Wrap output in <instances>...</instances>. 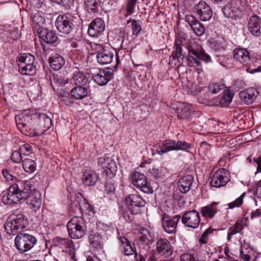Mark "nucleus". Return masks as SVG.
Returning a JSON list of instances; mask_svg holds the SVG:
<instances>
[{
  "mask_svg": "<svg viewBox=\"0 0 261 261\" xmlns=\"http://www.w3.org/2000/svg\"><path fill=\"white\" fill-rule=\"evenodd\" d=\"M192 20V23H190V27L193 30L194 33L199 32L200 33H204L205 29L204 26L198 20L194 19L193 17H191Z\"/></svg>",
  "mask_w": 261,
  "mask_h": 261,
  "instance_id": "a18cd8bd",
  "label": "nucleus"
},
{
  "mask_svg": "<svg viewBox=\"0 0 261 261\" xmlns=\"http://www.w3.org/2000/svg\"><path fill=\"white\" fill-rule=\"evenodd\" d=\"M229 180L228 173L224 168L217 170L211 177V185L215 188L225 186Z\"/></svg>",
  "mask_w": 261,
  "mask_h": 261,
  "instance_id": "ddd939ff",
  "label": "nucleus"
},
{
  "mask_svg": "<svg viewBox=\"0 0 261 261\" xmlns=\"http://www.w3.org/2000/svg\"><path fill=\"white\" fill-rule=\"evenodd\" d=\"M35 57L31 54L24 53L20 54L18 57L17 61L18 64H24V65H34Z\"/></svg>",
  "mask_w": 261,
  "mask_h": 261,
  "instance_id": "ea45409f",
  "label": "nucleus"
},
{
  "mask_svg": "<svg viewBox=\"0 0 261 261\" xmlns=\"http://www.w3.org/2000/svg\"><path fill=\"white\" fill-rule=\"evenodd\" d=\"M83 184L87 186H94L98 180V176L91 171H86L82 176Z\"/></svg>",
  "mask_w": 261,
  "mask_h": 261,
  "instance_id": "cd10ccee",
  "label": "nucleus"
},
{
  "mask_svg": "<svg viewBox=\"0 0 261 261\" xmlns=\"http://www.w3.org/2000/svg\"><path fill=\"white\" fill-rule=\"evenodd\" d=\"M261 216V210L260 209H257L255 211L252 212L251 215V218L253 219L254 218H257Z\"/></svg>",
  "mask_w": 261,
  "mask_h": 261,
  "instance_id": "774afa93",
  "label": "nucleus"
},
{
  "mask_svg": "<svg viewBox=\"0 0 261 261\" xmlns=\"http://www.w3.org/2000/svg\"><path fill=\"white\" fill-rule=\"evenodd\" d=\"M113 74L109 69L100 70L93 76L94 81L100 86L106 85L112 78Z\"/></svg>",
  "mask_w": 261,
  "mask_h": 261,
  "instance_id": "5701e85b",
  "label": "nucleus"
},
{
  "mask_svg": "<svg viewBox=\"0 0 261 261\" xmlns=\"http://www.w3.org/2000/svg\"><path fill=\"white\" fill-rule=\"evenodd\" d=\"M173 150H175V141L171 139L163 141L161 145H159L156 149L157 153L160 155H163Z\"/></svg>",
  "mask_w": 261,
  "mask_h": 261,
  "instance_id": "b1692460",
  "label": "nucleus"
},
{
  "mask_svg": "<svg viewBox=\"0 0 261 261\" xmlns=\"http://www.w3.org/2000/svg\"><path fill=\"white\" fill-rule=\"evenodd\" d=\"M225 88L224 85L221 83H215L210 85L208 89L213 94H217Z\"/></svg>",
  "mask_w": 261,
  "mask_h": 261,
  "instance_id": "8fccbe9b",
  "label": "nucleus"
},
{
  "mask_svg": "<svg viewBox=\"0 0 261 261\" xmlns=\"http://www.w3.org/2000/svg\"><path fill=\"white\" fill-rule=\"evenodd\" d=\"M127 24L128 27H132L133 33H140L141 30V22L140 21L128 20Z\"/></svg>",
  "mask_w": 261,
  "mask_h": 261,
  "instance_id": "49530a36",
  "label": "nucleus"
},
{
  "mask_svg": "<svg viewBox=\"0 0 261 261\" xmlns=\"http://www.w3.org/2000/svg\"><path fill=\"white\" fill-rule=\"evenodd\" d=\"M49 63L50 67L55 70L60 69L65 64L63 58L58 55L55 54L50 57Z\"/></svg>",
  "mask_w": 261,
  "mask_h": 261,
  "instance_id": "72a5a7b5",
  "label": "nucleus"
},
{
  "mask_svg": "<svg viewBox=\"0 0 261 261\" xmlns=\"http://www.w3.org/2000/svg\"><path fill=\"white\" fill-rule=\"evenodd\" d=\"M256 196L261 198V179L256 184Z\"/></svg>",
  "mask_w": 261,
  "mask_h": 261,
  "instance_id": "69168bd1",
  "label": "nucleus"
},
{
  "mask_svg": "<svg viewBox=\"0 0 261 261\" xmlns=\"http://www.w3.org/2000/svg\"><path fill=\"white\" fill-rule=\"evenodd\" d=\"M87 77L82 73L77 72L74 73L73 76L70 79V83L72 86H84L88 82Z\"/></svg>",
  "mask_w": 261,
  "mask_h": 261,
  "instance_id": "c9c22d12",
  "label": "nucleus"
},
{
  "mask_svg": "<svg viewBox=\"0 0 261 261\" xmlns=\"http://www.w3.org/2000/svg\"><path fill=\"white\" fill-rule=\"evenodd\" d=\"M88 95V91L83 86H72L70 93L60 94V100L67 106H72L74 100L83 99Z\"/></svg>",
  "mask_w": 261,
  "mask_h": 261,
  "instance_id": "20e7f679",
  "label": "nucleus"
},
{
  "mask_svg": "<svg viewBox=\"0 0 261 261\" xmlns=\"http://www.w3.org/2000/svg\"><path fill=\"white\" fill-rule=\"evenodd\" d=\"M233 96L232 91L228 89L225 90L223 96L220 99V104L222 107L228 105L231 102Z\"/></svg>",
  "mask_w": 261,
  "mask_h": 261,
  "instance_id": "a19ab883",
  "label": "nucleus"
},
{
  "mask_svg": "<svg viewBox=\"0 0 261 261\" xmlns=\"http://www.w3.org/2000/svg\"><path fill=\"white\" fill-rule=\"evenodd\" d=\"M118 240L119 248L122 254L127 256L135 254L137 252L135 245H133L126 238L120 237L118 238Z\"/></svg>",
  "mask_w": 261,
  "mask_h": 261,
  "instance_id": "aec40b11",
  "label": "nucleus"
},
{
  "mask_svg": "<svg viewBox=\"0 0 261 261\" xmlns=\"http://www.w3.org/2000/svg\"><path fill=\"white\" fill-rule=\"evenodd\" d=\"M22 153L19 150H14L12 152L11 159L12 161L16 163H19L22 162Z\"/></svg>",
  "mask_w": 261,
  "mask_h": 261,
  "instance_id": "603ef678",
  "label": "nucleus"
},
{
  "mask_svg": "<svg viewBox=\"0 0 261 261\" xmlns=\"http://www.w3.org/2000/svg\"><path fill=\"white\" fill-rule=\"evenodd\" d=\"M33 28L34 33H42L44 32V28L42 25L44 23V19L38 14H36L32 17Z\"/></svg>",
  "mask_w": 261,
  "mask_h": 261,
  "instance_id": "f704fd0d",
  "label": "nucleus"
},
{
  "mask_svg": "<svg viewBox=\"0 0 261 261\" xmlns=\"http://www.w3.org/2000/svg\"><path fill=\"white\" fill-rule=\"evenodd\" d=\"M37 240L33 236L27 233L19 232L14 240L15 246L20 253H25L36 244Z\"/></svg>",
  "mask_w": 261,
  "mask_h": 261,
  "instance_id": "39448f33",
  "label": "nucleus"
},
{
  "mask_svg": "<svg viewBox=\"0 0 261 261\" xmlns=\"http://www.w3.org/2000/svg\"><path fill=\"white\" fill-rule=\"evenodd\" d=\"M179 42L176 43V48L175 49L174 56H173V59L175 58L177 60L178 62H180V60H182V49L181 47L179 46Z\"/></svg>",
  "mask_w": 261,
  "mask_h": 261,
  "instance_id": "13d9d810",
  "label": "nucleus"
},
{
  "mask_svg": "<svg viewBox=\"0 0 261 261\" xmlns=\"http://www.w3.org/2000/svg\"><path fill=\"white\" fill-rule=\"evenodd\" d=\"M176 112L179 119L190 120L194 115V109L192 105L185 102L176 103Z\"/></svg>",
  "mask_w": 261,
  "mask_h": 261,
  "instance_id": "4468645a",
  "label": "nucleus"
},
{
  "mask_svg": "<svg viewBox=\"0 0 261 261\" xmlns=\"http://www.w3.org/2000/svg\"><path fill=\"white\" fill-rule=\"evenodd\" d=\"M157 252L162 256L169 257L172 254L173 248L170 243L166 239H160L156 243Z\"/></svg>",
  "mask_w": 261,
  "mask_h": 261,
  "instance_id": "6ab92c4d",
  "label": "nucleus"
},
{
  "mask_svg": "<svg viewBox=\"0 0 261 261\" xmlns=\"http://www.w3.org/2000/svg\"><path fill=\"white\" fill-rule=\"evenodd\" d=\"M37 120H44L49 128L51 125V119L46 114L40 113L35 110H26L15 117L18 128L26 136L33 135V125Z\"/></svg>",
  "mask_w": 261,
  "mask_h": 261,
  "instance_id": "f257e3e1",
  "label": "nucleus"
},
{
  "mask_svg": "<svg viewBox=\"0 0 261 261\" xmlns=\"http://www.w3.org/2000/svg\"><path fill=\"white\" fill-rule=\"evenodd\" d=\"M41 196L38 190H33L26 198L27 203L33 212L39 210L41 206Z\"/></svg>",
  "mask_w": 261,
  "mask_h": 261,
  "instance_id": "f3484780",
  "label": "nucleus"
},
{
  "mask_svg": "<svg viewBox=\"0 0 261 261\" xmlns=\"http://www.w3.org/2000/svg\"><path fill=\"white\" fill-rule=\"evenodd\" d=\"M240 253L241 257L245 261H252L255 256L253 250L247 244L241 246Z\"/></svg>",
  "mask_w": 261,
  "mask_h": 261,
  "instance_id": "473e14b6",
  "label": "nucleus"
},
{
  "mask_svg": "<svg viewBox=\"0 0 261 261\" xmlns=\"http://www.w3.org/2000/svg\"><path fill=\"white\" fill-rule=\"evenodd\" d=\"M180 261H198L196 257L191 254H184L180 256Z\"/></svg>",
  "mask_w": 261,
  "mask_h": 261,
  "instance_id": "052dcab7",
  "label": "nucleus"
},
{
  "mask_svg": "<svg viewBox=\"0 0 261 261\" xmlns=\"http://www.w3.org/2000/svg\"><path fill=\"white\" fill-rule=\"evenodd\" d=\"M105 29L104 21L100 18H95L89 25L88 33L90 30H92L96 33H102Z\"/></svg>",
  "mask_w": 261,
  "mask_h": 261,
  "instance_id": "4c0bfd02",
  "label": "nucleus"
},
{
  "mask_svg": "<svg viewBox=\"0 0 261 261\" xmlns=\"http://www.w3.org/2000/svg\"><path fill=\"white\" fill-rule=\"evenodd\" d=\"M222 11L224 15L226 17L231 18L232 20L230 21V25L229 26L228 29L230 32H235L236 28L238 25H240V23L237 22L236 23L232 22V20H237L241 15V10L238 7L233 6V3L228 4L226 5L222 9Z\"/></svg>",
  "mask_w": 261,
  "mask_h": 261,
  "instance_id": "6e6552de",
  "label": "nucleus"
},
{
  "mask_svg": "<svg viewBox=\"0 0 261 261\" xmlns=\"http://www.w3.org/2000/svg\"><path fill=\"white\" fill-rule=\"evenodd\" d=\"M256 90L254 88H248L245 91H241L239 93L240 97L247 105L252 103L256 97Z\"/></svg>",
  "mask_w": 261,
  "mask_h": 261,
  "instance_id": "c85d7f7f",
  "label": "nucleus"
},
{
  "mask_svg": "<svg viewBox=\"0 0 261 261\" xmlns=\"http://www.w3.org/2000/svg\"><path fill=\"white\" fill-rule=\"evenodd\" d=\"M2 174L6 182L11 185L15 184L17 178L12 174L10 170L8 169H4L2 171Z\"/></svg>",
  "mask_w": 261,
  "mask_h": 261,
  "instance_id": "c03bdc74",
  "label": "nucleus"
},
{
  "mask_svg": "<svg viewBox=\"0 0 261 261\" xmlns=\"http://www.w3.org/2000/svg\"><path fill=\"white\" fill-rule=\"evenodd\" d=\"M138 0H127L126 12L125 17H127L135 12V8Z\"/></svg>",
  "mask_w": 261,
  "mask_h": 261,
  "instance_id": "de8ad7c7",
  "label": "nucleus"
},
{
  "mask_svg": "<svg viewBox=\"0 0 261 261\" xmlns=\"http://www.w3.org/2000/svg\"><path fill=\"white\" fill-rule=\"evenodd\" d=\"M131 184L141 192L146 194H152L153 190L148 181L145 175L139 171H134L129 177Z\"/></svg>",
  "mask_w": 261,
  "mask_h": 261,
  "instance_id": "0eeeda50",
  "label": "nucleus"
},
{
  "mask_svg": "<svg viewBox=\"0 0 261 261\" xmlns=\"http://www.w3.org/2000/svg\"><path fill=\"white\" fill-rule=\"evenodd\" d=\"M22 199L21 191L17 184L11 185L9 189L3 193L2 201L6 204L18 203Z\"/></svg>",
  "mask_w": 261,
  "mask_h": 261,
  "instance_id": "9d476101",
  "label": "nucleus"
},
{
  "mask_svg": "<svg viewBox=\"0 0 261 261\" xmlns=\"http://www.w3.org/2000/svg\"><path fill=\"white\" fill-rule=\"evenodd\" d=\"M180 218V217L178 215L170 217L167 214H164L162 218V226L164 230L168 233H175Z\"/></svg>",
  "mask_w": 261,
  "mask_h": 261,
  "instance_id": "2eb2a0df",
  "label": "nucleus"
},
{
  "mask_svg": "<svg viewBox=\"0 0 261 261\" xmlns=\"http://www.w3.org/2000/svg\"><path fill=\"white\" fill-rule=\"evenodd\" d=\"M260 27L261 19L256 15L252 16L248 22V30L250 33H259Z\"/></svg>",
  "mask_w": 261,
  "mask_h": 261,
  "instance_id": "2f4dec72",
  "label": "nucleus"
},
{
  "mask_svg": "<svg viewBox=\"0 0 261 261\" xmlns=\"http://www.w3.org/2000/svg\"><path fill=\"white\" fill-rule=\"evenodd\" d=\"M191 148V144L186 141H175V150L186 151L187 149H190Z\"/></svg>",
  "mask_w": 261,
  "mask_h": 261,
  "instance_id": "3c124183",
  "label": "nucleus"
},
{
  "mask_svg": "<svg viewBox=\"0 0 261 261\" xmlns=\"http://www.w3.org/2000/svg\"><path fill=\"white\" fill-rule=\"evenodd\" d=\"M79 208L82 212L86 211L89 208V205L85 200H84L83 202L79 203Z\"/></svg>",
  "mask_w": 261,
  "mask_h": 261,
  "instance_id": "0e129e2a",
  "label": "nucleus"
},
{
  "mask_svg": "<svg viewBox=\"0 0 261 261\" xmlns=\"http://www.w3.org/2000/svg\"><path fill=\"white\" fill-rule=\"evenodd\" d=\"M28 219L21 214H12L9 216L4 224L5 229L10 235L15 234L19 229H23L28 225Z\"/></svg>",
  "mask_w": 261,
  "mask_h": 261,
  "instance_id": "7ed1b4c3",
  "label": "nucleus"
},
{
  "mask_svg": "<svg viewBox=\"0 0 261 261\" xmlns=\"http://www.w3.org/2000/svg\"><path fill=\"white\" fill-rule=\"evenodd\" d=\"M254 161L257 165V171L256 173L261 172V156L258 159H254Z\"/></svg>",
  "mask_w": 261,
  "mask_h": 261,
  "instance_id": "338daca9",
  "label": "nucleus"
},
{
  "mask_svg": "<svg viewBox=\"0 0 261 261\" xmlns=\"http://www.w3.org/2000/svg\"><path fill=\"white\" fill-rule=\"evenodd\" d=\"M187 34H177L176 36V43L179 42V44L186 45L189 51L187 57L188 64L190 67H195V64L200 65L201 61L197 58V56L202 50L201 46L196 41L190 38L188 39Z\"/></svg>",
  "mask_w": 261,
  "mask_h": 261,
  "instance_id": "f03ea898",
  "label": "nucleus"
},
{
  "mask_svg": "<svg viewBox=\"0 0 261 261\" xmlns=\"http://www.w3.org/2000/svg\"><path fill=\"white\" fill-rule=\"evenodd\" d=\"M56 27L61 33H70L72 31V24L68 17L64 15H60L56 20Z\"/></svg>",
  "mask_w": 261,
  "mask_h": 261,
  "instance_id": "4be33fe9",
  "label": "nucleus"
},
{
  "mask_svg": "<svg viewBox=\"0 0 261 261\" xmlns=\"http://www.w3.org/2000/svg\"><path fill=\"white\" fill-rule=\"evenodd\" d=\"M153 238L152 233L146 228H142L140 230V240L145 244H149Z\"/></svg>",
  "mask_w": 261,
  "mask_h": 261,
  "instance_id": "79ce46f5",
  "label": "nucleus"
},
{
  "mask_svg": "<svg viewBox=\"0 0 261 261\" xmlns=\"http://www.w3.org/2000/svg\"><path fill=\"white\" fill-rule=\"evenodd\" d=\"M233 57L243 64H246L250 60L248 51L243 48L235 49L233 50Z\"/></svg>",
  "mask_w": 261,
  "mask_h": 261,
  "instance_id": "c756f323",
  "label": "nucleus"
},
{
  "mask_svg": "<svg viewBox=\"0 0 261 261\" xmlns=\"http://www.w3.org/2000/svg\"><path fill=\"white\" fill-rule=\"evenodd\" d=\"M114 58L113 52L108 50H103L101 52L97 53L96 58L99 64L106 65L111 63Z\"/></svg>",
  "mask_w": 261,
  "mask_h": 261,
  "instance_id": "a878e982",
  "label": "nucleus"
},
{
  "mask_svg": "<svg viewBox=\"0 0 261 261\" xmlns=\"http://www.w3.org/2000/svg\"><path fill=\"white\" fill-rule=\"evenodd\" d=\"M197 58L200 61V60H202L205 62H208L211 61V57L209 55L205 54L202 50L198 54V56H197Z\"/></svg>",
  "mask_w": 261,
  "mask_h": 261,
  "instance_id": "680f3d73",
  "label": "nucleus"
},
{
  "mask_svg": "<svg viewBox=\"0 0 261 261\" xmlns=\"http://www.w3.org/2000/svg\"><path fill=\"white\" fill-rule=\"evenodd\" d=\"M53 244L63 252H69L70 254H74V245L71 240L67 238L56 237L53 239Z\"/></svg>",
  "mask_w": 261,
  "mask_h": 261,
  "instance_id": "dca6fc26",
  "label": "nucleus"
},
{
  "mask_svg": "<svg viewBox=\"0 0 261 261\" xmlns=\"http://www.w3.org/2000/svg\"><path fill=\"white\" fill-rule=\"evenodd\" d=\"M210 42L211 47L215 50H219L223 47V44L222 43H219L218 40L215 41L213 39L210 40Z\"/></svg>",
  "mask_w": 261,
  "mask_h": 261,
  "instance_id": "e2e57ef3",
  "label": "nucleus"
},
{
  "mask_svg": "<svg viewBox=\"0 0 261 261\" xmlns=\"http://www.w3.org/2000/svg\"><path fill=\"white\" fill-rule=\"evenodd\" d=\"M125 204L133 215L141 213V208L145 205V201L137 194H129L125 198Z\"/></svg>",
  "mask_w": 261,
  "mask_h": 261,
  "instance_id": "1a4fd4ad",
  "label": "nucleus"
},
{
  "mask_svg": "<svg viewBox=\"0 0 261 261\" xmlns=\"http://www.w3.org/2000/svg\"><path fill=\"white\" fill-rule=\"evenodd\" d=\"M18 70L22 74L33 75L36 73V68L34 65L18 64Z\"/></svg>",
  "mask_w": 261,
  "mask_h": 261,
  "instance_id": "58836bf2",
  "label": "nucleus"
},
{
  "mask_svg": "<svg viewBox=\"0 0 261 261\" xmlns=\"http://www.w3.org/2000/svg\"><path fill=\"white\" fill-rule=\"evenodd\" d=\"M194 12L201 21H208L212 16L211 8L206 2L200 1L194 7Z\"/></svg>",
  "mask_w": 261,
  "mask_h": 261,
  "instance_id": "9b49d317",
  "label": "nucleus"
},
{
  "mask_svg": "<svg viewBox=\"0 0 261 261\" xmlns=\"http://www.w3.org/2000/svg\"><path fill=\"white\" fill-rule=\"evenodd\" d=\"M218 203L213 202L210 204L202 207L201 208V213L203 217L205 218H212L218 212Z\"/></svg>",
  "mask_w": 261,
  "mask_h": 261,
  "instance_id": "7c9ffc66",
  "label": "nucleus"
},
{
  "mask_svg": "<svg viewBox=\"0 0 261 261\" xmlns=\"http://www.w3.org/2000/svg\"><path fill=\"white\" fill-rule=\"evenodd\" d=\"M243 229V226L241 222L237 221L236 223L228 229L231 231L234 234L239 233Z\"/></svg>",
  "mask_w": 261,
  "mask_h": 261,
  "instance_id": "4d7b16f0",
  "label": "nucleus"
},
{
  "mask_svg": "<svg viewBox=\"0 0 261 261\" xmlns=\"http://www.w3.org/2000/svg\"><path fill=\"white\" fill-rule=\"evenodd\" d=\"M246 70L248 73L251 74L260 72H261V65L257 66L255 63H252L247 67Z\"/></svg>",
  "mask_w": 261,
  "mask_h": 261,
  "instance_id": "5fc2aeb1",
  "label": "nucleus"
},
{
  "mask_svg": "<svg viewBox=\"0 0 261 261\" xmlns=\"http://www.w3.org/2000/svg\"><path fill=\"white\" fill-rule=\"evenodd\" d=\"M22 165L24 171L28 173H34L37 168L36 161L30 158H26L22 162Z\"/></svg>",
  "mask_w": 261,
  "mask_h": 261,
  "instance_id": "e433bc0d",
  "label": "nucleus"
},
{
  "mask_svg": "<svg viewBox=\"0 0 261 261\" xmlns=\"http://www.w3.org/2000/svg\"><path fill=\"white\" fill-rule=\"evenodd\" d=\"M20 184H23V192L27 193L28 195H29V193L33 192V190H36L30 181H23V182H21Z\"/></svg>",
  "mask_w": 261,
  "mask_h": 261,
  "instance_id": "864d4df0",
  "label": "nucleus"
},
{
  "mask_svg": "<svg viewBox=\"0 0 261 261\" xmlns=\"http://www.w3.org/2000/svg\"><path fill=\"white\" fill-rule=\"evenodd\" d=\"M89 242L90 245L95 248H102L103 245V239L98 232L92 231L89 232Z\"/></svg>",
  "mask_w": 261,
  "mask_h": 261,
  "instance_id": "bb28decb",
  "label": "nucleus"
},
{
  "mask_svg": "<svg viewBox=\"0 0 261 261\" xmlns=\"http://www.w3.org/2000/svg\"><path fill=\"white\" fill-rule=\"evenodd\" d=\"M98 164L103 167L105 172L107 174L110 175V177L115 175L117 168L115 163L111 158L101 157L98 159Z\"/></svg>",
  "mask_w": 261,
  "mask_h": 261,
  "instance_id": "a211bd4d",
  "label": "nucleus"
},
{
  "mask_svg": "<svg viewBox=\"0 0 261 261\" xmlns=\"http://www.w3.org/2000/svg\"><path fill=\"white\" fill-rule=\"evenodd\" d=\"M19 150L23 154L29 155L32 152L33 148L31 145L25 143L20 146Z\"/></svg>",
  "mask_w": 261,
  "mask_h": 261,
  "instance_id": "6e6d98bb",
  "label": "nucleus"
},
{
  "mask_svg": "<svg viewBox=\"0 0 261 261\" xmlns=\"http://www.w3.org/2000/svg\"><path fill=\"white\" fill-rule=\"evenodd\" d=\"M84 9L90 17H94L99 13L100 0H84Z\"/></svg>",
  "mask_w": 261,
  "mask_h": 261,
  "instance_id": "412c9836",
  "label": "nucleus"
},
{
  "mask_svg": "<svg viewBox=\"0 0 261 261\" xmlns=\"http://www.w3.org/2000/svg\"><path fill=\"white\" fill-rule=\"evenodd\" d=\"M41 40L46 43L52 44L58 41L56 34H38Z\"/></svg>",
  "mask_w": 261,
  "mask_h": 261,
  "instance_id": "37998d69",
  "label": "nucleus"
},
{
  "mask_svg": "<svg viewBox=\"0 0 261 261\" xmlns=\"http://www.w3.org/2000/svg\"><path fill=\"white\" fill-rule=\"evenodd\" d=\"M69 236L73 239H79L86 234V229L82 218L73 217L67 224Z\"/></svg>",
  "mask_w": 261,
  "mask_h": 261,
  "instance_id": "423d86ee",
  "label": "nucleus"
},
{
  "mask_svg": "<svg viewBox=\"0 0 261 261\" xmlns=\"http://www.w3.org/2000/svg\"><path fill=\"white\" fill-rule=\"evenodd\" d=\"M115 191V187L114 184L110 181H107L105 184V192L107 194H111Z\"/></svg>",
  "mask_w": 261,
  "mask_h": 261,
  "instance_id": "bf43d9fd",
  "label": "nucleus"
},
{
  "mask_svg": "<svg viewBox=\"0 0 261 261\" xmlns=\"http://www.w3.org/2000/svg\"><path fill=\"white\" fill-rule=\"evenodd\" d=\"M200 222L199 214L194 210L185 212L181 217V222L188 227L196 228L198 227Z\"/></svg>",
  "mask_w": 261,
  "mask_h": 261,
  "instance_id": "f8f14e48",
  "label": "nucleus"
},
{
  "mask_svg": "<svg viewBox=\"0 0 261 261\" xmlns=\"http://www.w3.org/2000/svg\"><path fill=\"white\" fill-rule=\"evenodd\" d=\"M245 195V193L242 194L240 197L236 198L233 201L228 203V208L230 209H233L235 207L241 206L243 202L244 197Z\"/></svg>",
  "mask_w": 261,
  "mask_h": 261,
  "instance_id": "09e8293b",
  "label": "nucleus"
},
{
  "mask_svg": "<svg viewBox=\"0 0 261 261\" xmlns=\"http://www.w3.org/2000/svg\"><path fill=\"white\" fill-rule=\"evenodd\" d=\"M193 180V176L190 175H188L179 178L177 183L179 191L182 193H186L188 192Z\"/></svg>",
  "mask_w": 261,
  "mask_h": 261,
  "instance_id": "393cba45",
  "label": "nucleus"
}]
</instances>
